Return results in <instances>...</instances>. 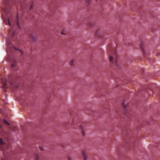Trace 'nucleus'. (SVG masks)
<instances>
[{
	"label": "nucleus",
	"instance_id": "obj_1",
	"mask_svg": "<svg viewBox=\"0 0 160 160\" xmlns=\"http://www.w3.org/2000/svg\"><path fill=\"white\" fill-rule=\"evenodd\" d=\"M2 82L3 84V87L4 88L6 89V88L10 87L11 88H17V87L15 86L14 84L13 81H8L7 82H4V81L2 80Z\"/></svg>",
	"mask_w": 160,
	"mask_h": 160
},
{
	"label": "nucleus",
	"instance_id": "obj_2",
	"mask_svg": "<svg viewBox=\"0 0 160 160\" xmlns=\"http://www.w3.org/2000/svg\"><path fill=\"white\" fill-rule=\"evenodd\" d=\"M8 148V145H6L2 138H0V150H2L3 154L5 155L6 149Z\"/></svg>",
	"mask_w": 160,
	"mask_h": 160
},
{
	"label": "nucleus",
	"instance_id": "obj_3",
	"mask_svg": "<svg viewBox=\"0 0 160 160\" xmlns=\"http://www.w3.org/2000/svg\"><path fill=\"white\" fill-rule=\"evenodd\" d=\"M110 50L112 52L113 54V56H111L110 55L109 56V59L110 61L111 62H113V59H114V63L116 65H117V62L118 61V58L116 55L115 53V51L113 50L112 49H111Z\"/></svg>",
	"mask_w": 160,
	"mask_h": 160
},
{
	"label": "nucleus",
	"instance_id": "obj_4",
	"mask_svg": "<svg viewBox=\"0 0 160 160\" xmlns=\"http://www.w3.org/2000/svg\"><path fill=\"white\" fill-rule=\"evenodd\" d=\"M16 34L14 27L8 30V36L9 38H12L14 37Z\"/></svg>",
	"mask_w": 160,
	"mask_h": 160
},
{
	"label": "nucleus",
	"instance_id": "obj_5",
	"mask_svg": "<svg viewBox=\"0 0 160 160\" xmlns=\"http://www.w3.org/2000/svg\"><path fill=\"white\" fill-rule=\"evenodd\" d=\"M10 39H11L9 38L7 40L8 48H12H12H11V49H14L15 50H19L21 52V53L22 54L23 52L22 51L19 50L18 48H16L13 45H11V43L10 41Z\"/></svg>",
	"mask_w": 160,
	"mask_h": 160
},
{
	"label": "nucleus",
	"instance_id": "obj_6",
	"mask_svg": "<svg viewBox=\"0 0 160 160\" xmlns=\"http://www.w3.org/2000/svg\"><path fill=\"white\" fill-rule=\"evenodd\" d=\"M5 12H6L7 17V18H8V20L7 21H6L5 20H4V22H5L6 24H8L10 26H11V24H10V20H11V18L9 17V11H8V9L7 8H6V9L5 10Z\"/></svg>",
	"mask_w": 160,
	"mask_h": 160
},
{
	"label": "nucleus",
	"instance_id": "obj_7",
	"mask_svg": "<svg viewBox=\"0 0 160 160\" xmlns=\"http://www.w3.org/2000/svg\"><path fill=\"white\" fill-rule=\"evenodd\" d=\"M82 154L84 160H87V153L86 151H83Z\"/></svg>",
	"mask_w": 160,
	"mask_h": 160
},
{
	"label": "nucleus",
	"instance_id": "obj_8",
	"mask_svg": "<svg viewBox=\"0 0 160 160\" xmlns=\"http://www.w3.org/2000/svg\"><path fill=\"white\" fill-rule=\"evenodd\" d=\"M79 129L81 130L82 134L83 136H84L85 135V133L84 132V128L82 126H79Z\"/></svg>",
	"mask_w": 160,
	"mask_h": 160
},
{
	"label": "nucleus",
	"instance_id": "obj_9",
	"mask_svg": "<svg viewBox=\"0 0 160 160\" xmlns=\"http://www.w3.org/2000/svg\"><path fill=\"white\" fill-rule=\"evenodd\" d=\"M88 26L89 27H92L93 25V23L91 21H89L87 24Z\"/></svg>",
	"mask_w": 160,
	"mask_h": 160
},
{
	"label": "nucleus",
	"instance_id": "obj_10",
	"mask_svg": "<svg viewBox=\"0 0 160 160\" xmlns=\"http://www.w3.org/2000/svg\"><path fill=\"white\" fill-rule=\"evenodd\" d=\"M16 62L15 60H14L13 62L11 64L12 67H15L16 66Z\"/></svg>",
	"mask_w": 160,
	"mask_h": 160
},
{
	"label": "nucleus",
	"instance_id": "obj_11",
	"mask_svg": "<svg viewBox=\"0 0 160 160\" xmlns=\"http://www.w3.org/2000/svg\"><path fill=\"white\" fill-rule=\"evenodd\" d=\"M16 22H17V25H16L18 27V28H20L19 23L18 21V18L17 19Z\"/></svg>",
	"mask_w": 160,
	"mask_h": 160
},
{
	"label": "nucleus",
	"instance_id": "obj_12",
	"mask_svg": "<svg viewBox=\"0 0 160 160\" xmlns=\"http://www.w3.org/2000/svg\"><path fill=\"white\" fill-rule=\"evenodd\" d=\"M74 62V60L73 59H72L71 60L70 62V64L71 66H72L73 65Z\"/></svg>",
	"mask_w": 160,
	"mask_h": 160
},
{
	"label": "nucleus",
	"instance_id": "obj_13",
	"mask_svg": "<svg viewBox=\"0 0 160 160\" xmlns=\"http://www.w3.org/2000/svg\"><path fill=\"white\" fill-rule=\"evenodd\" d=\"M16 128V127L12 126L10 129L13 131H15Z\"/></svg>",
	"mask_w": 160,
	"mask_h": 160
},
{
	"label": "nucleus",
	"instance_id": "obj_14",
	"mask_svg": "<svg viewBox=\"0 0 160 160\" xmlns=\"http://www.w3.org/2000/svg\"><path fill=\"white\" fill-rule=\"evenodd\" d=\"M3 123L8 125H9V123L6 120H4L3 121Z\"/></svg>",
	"mask_w": 160,
	"mask_h": 160
},
{
	"label": "nucleus",
	"instance_id": "obj_15",
	"mask_svg": "<svg viewBox=\"0 0 160 160\" xmlns=\"http://www.w3.org/2000/svg\"><path fill=\"white\" fill-rule=\"evenodd\" d=\"M35 160H38L39 159V156L37 154L35 156Z\"/></svg>",
	"mask_w": 160,
	"mask_h": 160
},
{
	"label": "nucleus",
	"instance_id": "obj_16",
	"mask_svg": "<svg viewBox=\"0 0 160 160\" xmlns=\"http://www.w3.org/2000/svg\"><path fill=\"white\" fill-rule=\"evenodd\" d=\"M31 38H32V39L33 40H35V37H34V36H33V35H31Z\"/></svg>",
	"mask_w": 160,
	"mask_h": 160
},
{
	"label": "nucleus",
	"instance_id": "obj_17",
	"mask_svg": "<svg viewBox=\"0 0 160 160\" xmlns=\"http://www.w3.org/2000/svg\"><path fill=\"white\" fill-rule=\"evenodd\" d=\"M122 107L124 108H125L126 107V106L125 105L124 103V102H123L122 103Z\"/></svg>",
	"mask_w": 160,
	"mask_h": 160
},
{
	"label": "nucleus",
	"instance_id": "obj_18",
	"mask_svg": "<svg viewBox=\"0 0 160 160\" xmlns=\"http://www.w3.org/2000/svg\"><path fill=\"white\" fill-rule=\"evenodd\" d=\"M91 0H86V2L88 4H89L91 2Z\"/></svg>",
	"mask_w": 160,
	"mask_h": 160
},
{
	"label": "nucleus",
	"instance_id": "obj_19",
	"mask_svg": "<svg viewBox=\"0 0 160 160\" xmlns=\"http://www.w3.org/2000/svg\"><path fill=\"white\" fill-rule=\"evenodd\" d=\"M39 149L41 151H43V148L42 147L40 146V147H39Z\"/></svg>",
	"mask_w": 160,
	"mask_h": 160
},
{
	"label": "nucleus",
	"instance_id": "obj_20",
	"mask_svg": "<svg viewBox=\"0 0 160 160\" xmlns=\"http://www.w3.org/2000/svg\"><path fill=\"white\" fill-rule=\"evenodd\" d=\"M140 48L141 50L143 52L144 51V49H143V48L142 47V46H140Z\"/></svg>",
	"mask_w": 160,
	"mask_h": 160
},
{
	"label": "nucleus",
	"instance_id": "obj_21",
	"mask_svg": "<svg viewBox=\"0 0 160 160\" xmlns=\"http://www.w3.org/2000/svg\"><path fill=\"white\" fill-rule=\"evenodd\" d=\"M68 160H72V158L70 156H68Z\"/></svg>",
	"mask_w": 160,
	"mask_h": 160
},
{
	"label": "nucleus",
	"instance_id": "obj_22",
	"mask_svg": "<svg viewBox=\"0 0 160 160\" xmlns=\"http://www.w3.org/2000/svg\"><path fill=\"white\" fill-rule=\"evenodd\" d=\"M33 7V5H31L30 7V9H32Z\"/></svg>",
	"mask_w": 160,
	"mask_h": 160
},
{
	"label": "nucleus",
	"instance_id": "obj_23",
	"mask_svg": "<svg viewBox=\"0 0 160 160\" xmlns=\"http://www.w3.org/2000/svg\"><path fill=\"white\" fill-rule=\"evenodd\" d=\"M124 134H125V131H123V133H122V135H124Z\"/></svg>",
	"mask_w": 160,
	"mask_h": 160
},
{
	"label": "nucleus",
	"instance_id": "obj_24",
	"mask_svg": "<svg viewBox=\"0 0 160 160\" xmlns=\"http://www.w3.org/2000/svg\"><path fill=\"white\" fill-rule=\"evenodd\" d=\"M62 34H64L63 33V32H62Z\"/></svg>",
	"mask_w": 160,
	"mask_h": 160
},
{
	"label": "nucleus",
	"instance_id": "obj_25",
	"mask_svg": "<svg viewBox=\"0 0 160 160\" xmlns=\"http://www.w3.org/2000/svg\"><path fill=\"white\" fill-rule=\"evenodd\" d=\"M2 160H6L5 159H2Z\"/></svg>",
	"mask_w": 160,
	"mask_h": 160
},
{
	"label": "nucleus",
	"instance_id": "obj_26",
	"mask_svg": "<svg viewBox=\"0 0 160 160\" xmlns=\"http://www.w3.org/2000/svg\"><path fill=\"white\" fill-rule=\"evenodd\" d=\"M1 126L0 125V128H1Z\"/></svg>",
	"mask_w": 160,
	"mask_h": 160
},
{
	"label": "nucleus",
	"instance_id": "obj_27",
	"mask_svg": "<svg viewBox=\"0 0 160 160\" xmlns=\"http://www.w3.org/2000/svg\"><path fill=\"white\" fill-rule=\"evenodd\" d=\"M96 1H97V0H96Z\"/></svg>",
	"mask_w": 160,
	"mask_h": 160
}]
</instances>
